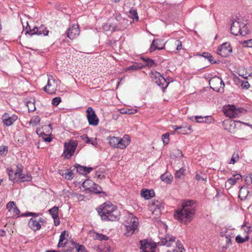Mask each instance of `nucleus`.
I'll return each instance as SVG.
<instances>
[{
  "label": "nucleus",
  "mask_w": 252,
  "mask_h": 252,
  "mask_svg": "<svg viewBox=\"0 0 252 252\" xmlns=\"http://www.w3.org/2000/svg\"><path fill=\"white\" fill-rule=\"evenodd\" d=\"M174 44L176 46V49L180 50L182 48V42L181 41L177 40L175 41Z\"/></svg>",
  "instance_id": "54"
},
{
  "label": "nucleus",
  "mask_w": 252,
  "mask_h": 252,
  "mask_svg": "<svg viewBox=\"0 0 252 252\" xmlns=\"http://www.w3.org/2000/svg\"><path fill=\"white\" fill-rule=\"evenodd\" d=\"M93 186H94V182L90 180H86L82 184V186L85 190H88L90 191Z\"/></svg>",
  "instance_id": "28"
},
{
  "label": "nucleus",
  "mask_w": 252,
  "mask_h": 252,
  "mask_svg": "<svg viewBox=\"0 0 252 252\" xmlns=\"http://www.w3.org/2000/svg\"><path fill=\"white\" fill-rule=\"evenodd\" d=\"M196 204L193 200H185L182 202V209L175 211L174 216L181 222L188 223L191 221L195 213Z\"/></svg>",
  "instance_id": "1"
},
{
  "label": "nucleus",
  "mask_w": 252,
  "mask_h": 252,
  "mask_svg": "<svg viewBox=\"0 0 252 252\" xmlns=\"http://www.w3.org/2000/svg\"><path fill=\"white\" fill-rule=\"evenodd\" d=\"M241 124L252 127V125H251L248 123L242 122L240 121H236L230 120L229 121H225L224 123V124L225 125V129L228 130L231 133H234L236 132L235 128L236 126L238 125H240Z\"/></svg>",
  "instance_id": "8"
},
{
  "label": "nucleus",
  "mask_w": 252,
  "mask_h": 252,
  "mask_svg": "<svg viewBox=\"0 0 252 252\" xmlns=\"http://www.w3.org/2000/svg\"><path fill=\"white\" fill-rule=\"evenodd\" d=\"M230 31L231 33L235 35H241L242 36L246 35L249 33V32L246 24L236 21L231 24Z\"/></svg>",
  "instance_id": "3"
},
{
  "label": "nucleus",
  "mask_w": 252,
  "mask_h": 252,
  "mask_svg": "<svg viewBox=\"0 0 252 252\" xmlns=\"http://www.w3.org/2000/svg\"><path fill=\"white\" fill-rule=\"evenodd\" d=\"M140 249L141 252H155L156 244L147 240H141Z\"/></svg>",
  "instance_id": "9"
},
{
  "label": "nucleus",
  "mask_w": 252,
  "mask_h": 252,
  "mask_svg": "<svg viewBox=\"0 0 252 252\" xmlns=\"http://www.w3.org/2000/svg\"><path fill=\"white\" fill-rule=\"evenodd\" d=\"M231 52L232 48L227 43H224L217 50V53L223 58L228 56Z\"/></svg>",
  "instance_id": "11"
},
{
  "label": "nucleus",
  "mask_w": 252,
  "mask_h": 252,
  "mask_svg": "<svg viewBox=\"0 0 252 252\" xmlns=\"http://www.w3.org/2000/svg\"><path fill=\"white\" fill-rule=\"evenodd\" d=\"M38 215H39L38 214L31 213V212H27L25 214H24V215H23V216H33L34 217H37Z\"/></svg>",
  "instance_id": "63"
},
{
  "label": "nucleus",
  "mask_w": 252,
  "mask_h": 252,
  "mask_svg": "<svg viewBox=\"0 0 252 252\" xmlns=\"http://www.w3.org/2000/svg\"><path fill=\"white\" fill-rule=\"evenodd\" d=\"M82 138L83 140L85 142V143L88 144H91L92 145L95 146L96 144H97V142H96L95 139H94V138H90L88 137L87 135H82Z\"/></svg>",
  "instance_id": "33"
},
{
  "label": "nucleus",
  "mask_w": 252,
  "mask_h": 252,
  "mask_svg": "<svg viewBox=\"0 0 252 252\" xmlns=\"http://www.w3.org/2000/svg\"><path fill=\"white\" fill-rule=\"evenodd\" d=\"M32 177L30 175L22 174V175L20 177H19V178H18V180H19L20 182H24L30 181L32 180Z\"/></svg>",
  "instance_id": "36"
},
{
  "label": "nucleus",
  "mask_w": 252,
  "mask_h": 252,
  "mask_svg": "<svg viewBox=\"0 0 252 252\" xmlns=\"http://www.w3.org/2000/svg\"><path fill=\"white\" fill-rule=\"evenodd\" d=\"M184 126L186 127L185 128L181 129L182 130V133L183 134L188 133V130L189 131V132L191 131V126Z\"/></svg>",
  "instance_id": "58"
},
{
  "label": "nucleus",
  "mask_w": 252,
  "mask_h": 252,
  "mask_svg": "<svg viewBox=\"0 0 252 252\" xmlns=\"http://www.w3.org/2000/svg\"><path fill=\"white\" fill-rule=\"evenodd\" d=\"M10 212H12L13 213V216H15L19 214L20 213V210L18 209L16 206H15V207L13 208Z\"/></svg>",
  "instance_id": "56"
},
{
  "label": "nucleus",
  "mask_w": 252,
  "mask_h": 252,
  "mask_svg": "<svg viewBox=\"0 0 252 252\" xmlns=\"http://www.w3.org/2000/svg\"><path fill=\"white\" fill-rule=\"evenodd\" d=\"M195 179L197 181H205L206 180V177L204 178V177L201 176L200 175L197 174L195 175Z\"/></svg>",
  "instance_id": "60"
},
{
  "label": "nucleus",
  "mask_w": 252,
  "mask_h": 252,
  "mask_svg": "<svg viewBox=\"0 0 252 252\" xmlns=\"http://www.w3.org/2000/svg\"><path fill=\"white\" fill-rule=\"evenodd\" d=\"M27 106L28 108L29 112H33L35 110L36 108L34 104V101H28L27 102Z\"/></svg>",
  "instance_id": "38"
},
{
  "label": "nucleus",
  "mask_w": 252,
  "mask_h": 252,
  "mask_svg": "<svg viewBox=\"0 0 252 252\" xmlns=\"http://www.w3.org/2000/svg\"><path fill=\"white\" fill-rule=\"evenodd\" d=\"M61 102V98L60 97H56L52 99V103L54 106H57Z\"/></svg>",
  "instance_id": "48"
},
{
  "label": "nucleus",
  "mask_w": 252,
  "mask_h": 252,
  "mask_svg": "<svg viewBox=\"0 0 252 252\" xmlns=\"http://www.w3.org/2000/svg\"><path fill=\"white\" fill-rule=\"evenodd\" d=\"M102 28L104 30L106 31H110L111 32H114L115 31L121 30V28L119 27L118 25L114 22L110 24H105L102 26Z\"/></svg>",
  "instance_id": "20"
},
{
  "label": "nucleus",
  "mask_w": 252,
  "mask_h": 252,
  "mask_svg": "<svg viewBox=\"0 0 252 252\" xmlns=\"http://www.w3.org/2000/svg\"><path fill=\"white\" fill-rule=\"evenodd\" d=\"M151 78L154 80L155 83L162 88H166L168 86V83L166 79L159 73L157 71H152Z\"/></svg>",
  "instance_id": "7"
},
{
  "label": "nucleus",
  "mask_w": 252,
  "mask_h": 252,
  "mask_svg": "<svg viewBox=\"0 0 252 252\" xmlns=\"http://www.w3.org/2000/svg\"><path fill=\"white\" fill-rule=\"evenodd\" d=\"M154 64V61L152 60H150V59H148L147 60H146V65L149 66V67H151L153 66V65Z\"/></svg>",
  "instance_id": "59"
},
{
  "label": "nucleus",
  "mask_w": 252,
  "mask_h": 252,
  "mask_svg": "<svg viewBox=\"0 0 252 252\" xmlns=\"http://www.w3.org/2000/svg\"><path fill=\"white\" fill-rule=\"evenodd\" d=\"M176 238L173 236L167 235L165 238L161 239L160 242L158 244L161 246H166L167 247H170L175 242Z\"/></svg>",
  "instance_id": "18"
},
{
  "label": "nucleus",
  "mask_w": 252,
  "mask_h": 252,
  "mask_svg": "<svg viewBox=\"0 0 252 252\" xmlns=\"http://www.w3.org/2000/svg\"><path fill=\"white\" fill-rule=\"evenodd\" d=\"M239 159V153L238 152H235L232 156L230 161L229 162L230 164H234Z\"/></svg>",
  "instance_id": "37"
},
{
  "label": "nucleus",
  "mask_w": 252,
  "mask_h": 252,
  "mask_svg": "<svg viewBox=\"0 0 252 252\" xmlns=\"http://www.w3.org/2000/svg\"><path fill=\"white\" fill-rule=\"evenodd\" d=\"M17 169L16 171L15 172L14 175L15 177L18 179L22 175V169L21 166H17Z\"/></svg>",
  "instance_id": "42"
},
{
  "label": "nucleus",
  "mask_w": 252,
  "mask_h": 252,
  "mask_svg": "<svg viewBox=\"0 0 252 252\" xmlns=\"http://www.w3.org/2000/svg\"><path fill=\"white\" fill-rule=\"evenodd\" d=\"M63 176L67 180H71L73 178V173L72 171H66L63 173Z\"/></svg>",
  "instance_id": "39"
},
{
  "label": "nucleus",
  "mask_w": 252,
  "mask_h": 252,
  "mask_svg": "<svg viewBox=\"0 0 252 252\" xmlns=\"http://www.w3.org/2000/svg\"><path fill=\"white\" fill-rule=\"evenodd\" d=\"M130 139L128 135H125L122 138H119L118 143V148L120 149H125L130 143Z\"/></svg>",
  "instance_id": "19"
},
{
  "label": "nucleus",
  "mask_w": 252,
  "mask_h": 252,
  "mask_svg": "<svg viewBox=\"0 0 252 252\" xmlns=\"http://www.w3.org/2000/svg\"><path fill=\"white\" fill-rule=\"evenodd\" d=\"M44 221V219L41 218H40L38 220L35 218H32L29 220L28 225L33 231H36L40 229L41 228V225L39 222L43 223Z\"/></svg>",
  "instance_id": "13"
},
{
  "label": "nucleus",
  "mask_w": 252,
  "mask_h": 252,
  "mask_svg": "<svg viewBox=\"0 0 252 252\" xmlns=\"http://www.w3.org/2000/svg\"><path fill=\"white\" fill-rule=\"evenodd\" d=\"M40 121V118L38 116H34L32 117L31 120V122L34 125H36Z\"/></svg>",
  "instance_id": "44"
},
{
  "label": "nucleus",
  "mask_w": 252,
  "mask_h": 252,
  "mask_svg": "<svg viewBox=\"0 0 252 252\" xmlns=\"http://www.w3.org/2000/svg\"><path fill=\"white\" fill-rule=\"evenodd\" d=\"M106 174L105 172V169L100 168L95 171V177L99 179L105 178Z\"/></svg>",
  "instance_id": "29"
},
{
  "label": "nucleus",
  "mask_w": 252,
  "mask_h": 252,
  "mask_svg": "<svg viewBox=\"0 0 252 252\" xmlns=\"http://www.w3.org/2000/svg\"><path fill=\"white\" fill-rule=\"evenodd\" d=\"M142 66H140L137 63H135L131 66L127 67L126 69V71L128 70H135L141 68Z\"/></svg>",
  "instance_id": "40"
},
{
  "label": "nucleus",
  "mask_w": 252,
  "mask_h": 252,
  "mask_svg": "<svg viewBox=\"0 0 252 252\" xmlns=\"http://www.w3.org/2000/svg\"><path fill=\"white\" fill-rule=\"evenodd\" d=\"M74 168L76 170L77 172L83 175L89 173L93 170L92 167H87L84 166H81L78 164L75 165Z\"/></svg>",
  "instance_id": "21"
},
{
  "label": "nucleus",
  "mask_w": 252,
  "mask_h": 252,
  "mask_svg": "<svg viewBox=\"0 0 252 252\" xmlns=\"http://www.w3.org/2000/svg\"><path fill=\"white\" fill-rule=\"evenodd\" d=\"M241 86L243 89H248L250 87V85L247 81H243L241 82Z\"/></svg>",
  "instance_id": "53"
},
{
  "label": "nucleus",
  "mask_w": 252,
  "mask_h": 252,
  "mask_svg": "<svg viewBox=\"0 0 252 252\" xmlns=\"http://www.w3.org/2000/svg\"><path fill=\"white\" fill-rule=\"evenodd\" d=\"M134 218H137L136 217H133V215H131L129 216L128 219L127 221H126V224L130 226H134V224H133L131 221H133L134 220Z\"/></svg>",
  "instance_id": "51"
},
{
  "label": "nucleus",
  "mask_w": 252,
  "mask_h": 252,
  "mask_svg": "<svg viewBox=\"0 0 252 252\" xmlns=\"http://www.w3.org/2000/svg\"><path fill=\"white\" fill-rule=\"evenodd\" d=\"M16 206V205L14 201H10L7 203L6 207L8 209V211L10 212Z\"/></svg>",
  "instance_id": "49"
},
{
  "label": "nucleus",
  "mask_w": 252,
  "mask_h": 252,
  "mask_svg": "<svg viewBox=\"0 0 252 252\" xmlns=\"http://www.w3.org/2000/svg\"><path fill=\"white\" fill-rule=\"evenodd\" d=\"M128 16L133 20L138 21L139 19L136 10L130 9L128 12Z\"/></svg>",
  "instance_id": "32"
},
{
  "label": "nucleus",
  "mask_w": 252,
  "mask_h": 252,
  "mask_svg": "<svg viewBox=\"0 0 252 252\" xmlns=\"http://www.w3.org/2000/svg\"><path fill=\"white\" fill-rule=\"evenodd\" d=\"M107 140L109 141V143L111 146L118 148V145L119 142V137L110 136L108 137Z\"/></svg>",
  "instance_id": "26"
},
{
  "label": "nucleus",
  "mask_w": 252,
  "mask_h": 252,
  "mask_svg": "<svg viewBox=\"0 0 252 252\" xmlns=\"http://www.w3.org/2000/svg\"><path fill=\"white\" fill-rule=\"evenodd\" d=\"M77 143L76 141H70L68 143L65 142L64 144V150L63 155L64 158L69 159L74 154L77 147Z\"/></svg>",
  "instance_id": "5"
},
{
  "label": "nucleus",
  "mask_w": 252,
  "mask_h": 252,
  "mask_svg": "<svg viewBox=\"0 0 252 252\" xmlns=\"http://www.w3.org/2000/svg\"><path fill=\"white\" fill-rule=\"evenodd\" d=\"M133 219V221H131V222L134 224V226H130L126 224L125 225V234L127 236L131 235L138 228V218H134Z\"/></svg>",
  "instance_id": "15"
},
{
  "label": "nucleus",
  "mask_w": 252,
  "mask_h": 252,
  "mask_svg": "<svg viewBox=\"0 0 252 252\" xmlns=\"http://www.w3.org/2000/svg\"><path fill=\"white\" fill-rule=\"evenodd\" d=\"M141 195L146 199H149L154 196L155 192L153 189H143L141 191Z\"/></svg>",
  "instance_id": "23"
},
{
  "label": "nucleus",
  "mask_w": 252,
  "mask_h": 252,
  "mask_svg": "<svg viewBox=\"0 0 252 252\" xmlns=\"http://www.w3.org/2000/svg\"><path fill=\"white\" fill-rule=\"evenodd\" d=\"M185 170L183 168L180 169L177 171L175 174V177L177 178H181L184 175Z\"/></svg>",
  "instance_id": "46"
},
{
  "label": "nucleus",
  "mask_w": 252,
  "mask_h": 252,
  "mask_svg": "<svg viewBox=\"0 0 252 252\" xmlns=\"http://www.w3.org/2000/svg\"><path fill=\"white\" fill-rule=\"evenodd\" d=\"M225 241H226V246L227 247H229L230 244H231V239L228 236H226L225 237Z\"/></svg>",
  "instance_id": "64"
},
{
  "label": "nucleus",
  "mask_w": 252,
  "mask_h": 252,
  "mask_svg": "<svg viewBox=\"0 0 252 252\" xmlns=\"http://www.w3.org/2000/svg\"><path fill=\"white\" fill-rule=\"evenodd\" d=\"M137 110L136 109L132 110L129 109H126V110L121 109V113L122 114H134Z\"/></svg>",
  "instance_id": "47"
},
{
  "label": "nucleus",
  "mask_w": 252,
  "mask_h": 252,
  "mask_svg": "<svg viewBox=\"0 0 252 252\" xmlns=\"http://www.w3.org/2000/svg\"><path fill=\"white\" fill-rule=\"evenodd\" d=\"M77 246L78 245H76V246L75 247V248L77 252H87V250H86L84 246L80 245L78 247H77Z\"/></svg>",
  "instance_id": "50"
},
{
  "label": "nucleus",
  "mask_w": 252,
  "mask_h": 252,
  "mask_svg": "<svg viewBox=\"0 0 252 252\" xmlns=\"http://www.w3.org/2000/svg\"><path fill=\"white\" fill-rule=\"evenodd\" d=\"M249 239V236L247 235L244 238L242 237L240 235H237L236 237V242L237 243H243L247 241Z\"/></svg>",
  "instance_id": "35"
},
{
  "label": "nucleus",
  "mask_w": 252,
  "mask_h": 252,
  "mask_svg": "<svg viewBox=\"0 0 252 252\" xmlns=\"http://www.w3.org/2000/svg\"><path fill=\"white\" fill-rule=\"evenodd\" d=\"M66 234L68 235L67 232L66 231H63L61 233V235L60 236V239L61 241H63L65 238V236Z\"/></svg>",
  "instance_id": "57"
},
{
  "label": "nucleus",
  "mask_w": 252,
  "mask_h": 252,
  "mask_svg": "<svg viewBox=\"0 0 252 252\" xmlns=\"http://www.w3.org/2000/svg\"><path fill=\"white\" fill-rule=\"evenodd\" d=\"M194 119L197 123H206L208 117H202L201 116H196L195 117H191L190 118V120L193 121Z\"/></svg>",
  "instance_id": "31"
},
{
  "label": "nucleus",
  "mask_w": 252,
  "mask_h": 252,
  "mask_svg": "<svg viewBox=\"0 0 252 252\" xmlns=\"http://www.w3.org/2000/svg\"><path fill=\"white\" fill-rule=\"evenodd\" d=\"M243 43L245 46L252 48V39L246 40L243 42Z\"/></svg>",
  "instance_id": "55"
},
{
  "label": "nucleus",
  "mask_w": 252,
  "mask_h": 252,
  "mask_svg": "<svg viewBox=\"0 0 252 252\" xmlns=\"http://www.w3.org/2000/svg\"><path fill=\"white\" fill-rule=\"evenodd\" d=\"M53 219L54 220V224L56 226L59 225L60 223V220L59 216L57 217H54Z\"/></svg>",
  "instance_id": "62"
},
{
  "label": "nucleus",
  "mask_w": 252,
  "mask_h": 252,
  "mask_svg": "<svg viewBox=\"0 0 252 252\" xmlns=\"http://www.w3.org/2000/svg\"><path fill=\"white\" fill-rule=\"evenodd\" d=\"M15 172L12 170H9L8 171V176L9 179L11 181H14L17 178L14 175Z\"/></svg>",
  "instance_id": "52"
},
{
  "label": "nucleus",
  "mask_w": 252,
  "mask_h": 252,
  "mask_svg": "<svg viewBox=\"0 0 252 252\" xmlns=\"http://www.w3.org/2000/svg\"><path fill=\"white\" fill-rule=\"evenodd\" d=\"M172 127L176 131H177L179 129H184V128H186V127H185L184 126H176V125L172 126Z\"/></svg>",
  "instance_id": "61"
},
{
  "label": "nucleus",
  "mask_w": 252,
  "mask_h": 252,
  "mask_svg": "<svg viewBox=\"0 0 252 252\" xmlns=\"http://www.w3.org/2000/svg\"><path fill=\"white\" fill-rule=\"evenodd\" d=\"M29 33H30L31 35L37 34L47 35L49 33V31L46 29V28L44 25H41L39 27H34L33 29H30L29 32H27Z\"/></svg>",
  "instance_id": "14"
},
{
  "label": "nucleus",
  "mask_w": 252,
  "mask_h": 252,
  "mask_svg": "<svg viewBox=\"0 0 252 252\" xmlns=\"http://www.w3.org/2000/svg\"><path fill=\"white\" fill-rule=\"evenodd\" d=\"M50 214L52 215V218L59 216V208L54 206L49 210Z\"/></svg>",
  "instance_id": "34"
},
{
  "label": "nucleus",
  "mask_w": 252,
  "mask_h": 252,
  "mask_svg": "<svg viewBox=\"0 0 252 252\" xmlns=\"http://www.w3.org/2000/svg\"><path fill=\"white\" fill-rule=\"evenodd\" d=\"M58 87V81L55 79L51 75L48 76L47 85L43 88L46 93L49 94H55Z\"/></svg>",
  "instance_id": "6"
},
{
  "label": "nucleus",
  "mask_w": 252,
  "mask_h": 252,
  "mask_svg": "<svg viewBox=\"0 0 252 252\" xmlns=\"http://www.w3.org/2000/svg\"><path fill=\"white\" fill-rule=\"evenodd\" d=\"M249 191L246 187H241L239 190V197L242 200H245L248 196Z\"/></svg>",
  "instance_id": "25"
},
{
  "label": "nucleus",
  "mask_w": 252,
  "mask_h": 252,
  "mask_svg": "<svg viewBox=\"0 0 252 252\" xmlns=\"http://www.w3.org/2000/svg\"><path fill=\"white\" fill-rule=\"evenodd\" d=\"M242 181V177L240 174H234L232 177L228 179L226 183L230 185H234L237 183Z\"/></svg>",
  "instance_id": "22"
},
{
  "label": "nucleus",
  "mask_w": 252,
  "mask_h": 252,
  "mask_svg": "<svg viewBox=\"0 0 252 252\" xmlns=\"http://www.w3.org/2000/svg\"><path fill=\"white\" fill-rule=\"evenodd\" d=\"M240 111L236 109L234 105H228L224 108L225 115L229 118H236L238 117Z\"/></svg>",
  "instance_id": "12"
},
{
  "label": "nucleus",
  "mask_w": 252,
  "mask_h": 252,
  "mask_svg": "<svg viewBox=\"0 0 252 252\" xmlns=\"http://www.w3.org/2000/svg\"><path fill=\"white\" fill-rule=\"evenodd\" d=\"M98 215L104 221H115L119 220V212L116 206L110 202H106L97 209Z\"/></svg>",
  "instance_id": "2"
},
{
  "label": "nucleus",
  "mask_w": 252,
  "mask_h": 252,
  "mask_svg": "<svg viewBox=\"0 0 252 252\" xmlns=\"http://www.w3.org/2000/svg\"><path fill=\"white\" fill-rule=\"evenodd\" d=\"M8 152V148L6 146H0V155L1 156L5 155Z\"/></svg>",
  "instance_id": "45"
},
{
  "label": "nucleus",
  "mask_w": 252,
  "mask_h": 252,
  "mask_svg": "<svg viewBox=\"0 0 252 252\" xmlns=\"http://www.w3.org/2000/svg\"><path fill=\"white\" fill-rule=\"evenodd\" d=\"M209 85L211 88L216 92H223L224 83L222 80L218 76L212 77L209 80Z\"/></svg>",
  "instance_id": "4"
},
{
  "label": "nucleus",
  "mask_w": 252,
  "mask_h": 252,
  "mask_svg": "<svg viewBox=\"0 0 252 252\" xmlns=\"http://www.w3.org/2000/svg\"><path fill=\"white\" fill-rule=\"evenodd\" d=\"M80 30L78 25L77 24H73L68 29V32L67 33V36L70 39L72 40L78 36Z\"/></svg>",
  "instance_id": "16"
},
{
  "label": "nucleus",
  "mask_w": 252,
  "mask_h": 252,
  "mask_svg": "<svg viewBox=\"0 0 252 252\" xmlns=\"http://www.w3.org/2000/svg\"><path fill=\"white\" fill-rule=\"evenodd\" d=\"M160 41L158 39H154L151 45L150 48V52H152L156 49L161 50L163 48V46H160L159 43Z\"/></svg>",
  "instance_id": "24"
},
{
  "label": "nucleus",
  "mask_w": 252,
  "mask_h": 252,
  "mask_svg": "<svg viewBox=\"0 0 252 252\" xmlns=\"http://www.w3.org/2000/svg\"><path fill=\"white\" fill-rule=\"evenodd\" d=\"M86 113L89 125L94 126H97L98 124L99 120L93 108L91 107H88Z\"/></svg>",
  "instance_id": "10"
},
{
  "label": "nucleus",
  "mask_w": 252,
  "mask_h": 252,
  "mask_svg": "<svg viewBox=\"0 0 252 252\" xmlns=\"http://www.w3.org/2000/svg\"><path fill=\"white\" fill-rule=\"evenodd\" d=\"M161 180L166 184H170L173 180L172 176L169 173H165L160 176Z\"/></svg>",
  "instance_id": "27"
},
{
  "label": "nucleus",
  "mask_w": 252,
  "mask_h": 252,
  "mask_svg": "<svg viewBox=\"0 0 252 252\" xmlns=\"http://www.w3.org/2000/svg\"><path fill=\"white\" fill-rule=\"evenodd\" d=\"M17 116L12 115L11 116H9V115L7 113H5L2 116V120L3 124L8 126L12 125L14 122L17 120Z\"/></svg>",
  "instance_id": "17"
},
{
  "label": "nucleus",
  "mask_w": 252,
  "mask_h": 252,
  "mask_svg": "<svg viewBox=\"0 0 252 252\" xmlns=\"http://www.w3.org/2000/svg\"><path fill=\"white\" fill-rule=\"evenodd\" d=\"M90 191L96 194L105 193L104 192L102 191L101 187L98 185L96 184L95 183H94V186H93Z\"/></svg>",
  "instance_id": "30"
},
{
  "label": "nucleus",
  "mask_w": 252,
  "mask_h": 252,
  "mask_svg": "<svg viewBox=\"0 0 252 252\" xmlns=\"http://www.w3.org/2000/svg\"><path fill=\"white\" fill-rule=\"evenodd\" d=\"M95 239H97L100 241L107 240L108 237L105 235L96 233L94 236Z\"/></svg>",
  "instance_id": "41"
},
{
  "label": "nucleus",
  "mask_w": 252,
  "mask_h": 252,
  "mask_svg": "<svg viewBox=\"0 0 252 252\" xmlns=\"http://www.w3.org/2000/svg\"><path fill=\"white\" fill-rule=\"evenodd\" d=\"M162 140L164 145H167L169 142V134L168 133L163 134L162 135Z\"/></svg>",
  "instance_id": "43"
}]
</instances>
